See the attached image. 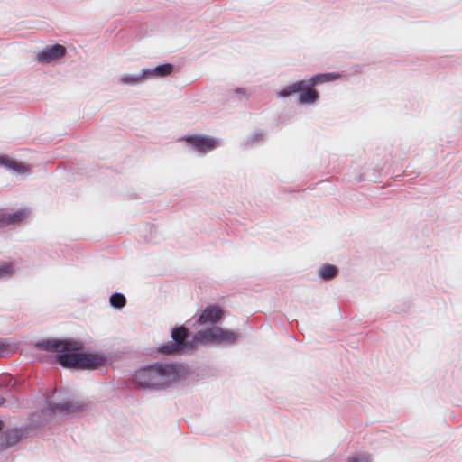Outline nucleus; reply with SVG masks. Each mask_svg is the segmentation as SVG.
Here are the masks:
<instances>
[{
    "mask_svg": "<svg viewBox=\"0 0 462 462\" xmlns=\"http://www.w3.org/2000/svg\"><path fill=\"white\" fill-rule=\"evenodd\" d=\"M239 335L217 326L198 331L190 340L184 327H177L171 331V341L162 344L159 351L162 354L186 353L194 347V343L232 344Z\"/></svg>",
    "mask_w": 462,
    "mask_h": 462,
    "instance_id": "1",
    "label": "nucleus"
},
{
    "mask_svg": "<svg viewBox=\"0 0 462 462\" xmlns=\"http://www.w3.org/2000/svg\"><path fill=\"white\" fill-rule=\"evenodd\" d=\"M35 346L41 350L57 352V361L67 368L95 369L105 361L98 354L75 352L83 348L82 343L77 340H41L35 343Z\"/></svg>",
    "mask_w": 462,
    "mask_h": 462,
    "instance_id": "2",
    "label": "nucleus"
},
{
    "mask_svg": "<svg viewBox=\"0 0 462 462\" xmlns=\"http://www.w3.org/2000/svg\"><path fill=\"white\" fill-rule=\"evenodd\" d=\"M187 374V368L181 365L158 363L136 371L134 380L143 388L162 390L180 383Z\"/></svg>",
    "mask_w": 462,
    "mask_h": 462,
    "instance_id": "3",
    "label": "nucleus"
},
{
    "mask_svg": "<svg viewBox=\"0 0 462 462\" xmlns=\"http://www.w3.org/2000/svg\"><path fill=\"white\" fill-rule=\"evenodd\" d=\"M338 78L339 74L333 72L316 74L308 79L299 80L283 88L279 92H277V97L280 98H284L295 93L300 92V90H302V88L307 86L314 87L316 85H319L325 82L336 80Z\"/></svg>",
    "mask_w": 462,
    "mask_h": 462,
    "instance_id": "4",
    "label": "nucleus"
},
{
    "mask_svg": "<svg viewBox=\"0 0 462 462\" xmlns=\"http://www.w3.org/2000/svg\"><path fill=\"white\" fill-rule=\"evenodd\" d=\"M185 140L190 149L199 153H207L220 146L218 139L205 135L187 136Z\"/></svg>",
    "mask_w": 462,
    "mask_h": 462,
    "instance_id": "5",
    "label": "nucleus"
},
{
    "mask_svg": "<svg viewBox=\"0 0 462 462\" xmlns=\"http://www.w3.org/2000/svg\"><path fill=\"white\" fill-rule=\"evenodd\" d=\"M66 54V48L60 44L47 45L37 54V61L40 63H51Z\"/></svg>",
    "mask_w": 462,
    "mask_h": 462,
    "instance_id": "6",
    "label": "nucleus"
},
{
    "mask_svg": "<svg viewBox=\"0 0 462 462\" xmlns=\"http://www.w3.org/2000/svg\"><path fill=\"white\" fill-rule=\"evenodd\" d=\"M82 403L74 400L49 402L48 409L51 413L69 415L81 410Z\"/></svg>",
    "mask_w": 462,
    "mask_h": 462,
    "instance_id": "7",
    "label": "nucleus"
},
{
    "mask_svg": "<svg viewBox=\"0 0 462 462\" xmlns=\"http://www.w3.org/2000/svg\"><path fill=\"white\" fill-rule=\"evenodd\" d=\"M223 317V310L214 305L208 306L200 313L197 322L199 325L215 324Z\"/></svg>",
    "mask_w": 462,
    "mask_h": 462,
    "instance_id": "8",
    "label": "nucleus"
},
{
    "mask_svg": "<svg viewBox=\"0 0 462 462\" xmlns=\"http://www.w3.org/2000/svg\"><path fill=\"white\" fill-rule=\"evenodd\" d=\"M20 439V432L16 429H8L0 433V452L15 445Z\"/></svg>",
    "mask_w": 462,
    "mask_h": 462,
    "instance_id": "9",
    "label": "nucleus"
},
{
    "mask_svg": "<svg viewBox=\"0 0 462 462\" xmlns=\"http://www.w3.org/2000/svg\"><path fill=\"white\" fill-rule=\"evenodd\" d=\"M30 211L27 208H19L16 211L9 214H3L0 217V221L7 225H14L23 221L29 217Z\"/></svg>",
    "mask_w": 462,
    "mask_h": 462,
    "instance_id": "10",
    "label": "nucleus"
},
{
    "mask_svg": "<svg viewBox=\"0 0 462 462\" xmlns=\"http://www.w3.org/2000/svg\"><path fill=\"white\" fill-rule=\"evenodd\" d=\"M297 94H300L298 102L300 105L313 104L319 98V93L313 88V86H307Z\"/></svg>",
    "mask_w": 462,
    "mask_h": 462,
    "instance_id": "11",
    "label": "nucleus"
},
{
    "mask_svg": "<svg viewBox=\"0 0 462 462\" xmlns=\"http://www.w3.org/2000/svg\"><path fill=\"white\" fill-rule=\"evenodd\" d=\"M145 74L148 73L147 71H144V69H142L136 74H124L120 77L119 83L131 86L139 85L147 80Z\"/></svg>",
    "mask_w": 462,
    "mask_h": 462,
    "instance_id": "12",
    "label": "nucleus"
},
{
    "mask_svg": "<svg viewBox=\"0 0 462 462\" xmlns=\"http://www.w3.org/2000/svg\"><path fill=\"white\" fill-rule=\"evenodd\" d=\"M173 70V66L171 63H164L158 65L154 68H144V71H147L149 74H145L147 79L153 77H164L170 75Z\"/></svg>",
    "mask_w": 462,
    "mask_h": 462,
    "instance_id": "13",
    "label": "nucleus"
},
{
    "mask_svg": "<svg viewBox=\"0 0 462 462\" xmlns=\"http://www.w3.org/2000/svg\"><path fill=\"white\" fill-rule=\"evenodd\" d=\"M264 139V134L260 131H254L251 134H249L242 143V145L245 149H249L254 147V145L259 144Z\"/></svg>",
    "mask_w": 462,
    "mask_h": 462,
    "instance_id": "14",
    "label": "nucleus"
},
{
    "mask_svg": "<svg viewBox=\"0 0 462 462\" xmlns=\"http://www.w3.org/2000/svg\"><path fill=\"white\" fill-rule=\"evenodd\" d=\"M0 166H5L12 169L19 173L26 171V167L21 163L10 159L8 156H0Z\"/></svg>",
    "mask_w": 462,
    "mask_h": 462,
    "instance_id": "15",
    "label": "nucleus"
},
{
    "mask_svg": "<svg viewBox=\"0 0 462 462\" xmlns=\"http://www.w3.org/2000/svg\"><path fill=\"white\" fill-rule=\"evenodd\" d=\"M337 273H338L337 267L335 265H332V264H328V263L321 265L318 269L319 276L324 280H328V279L333 278Z\"/></svg>",
    "mask_w": 462,
    "mask_h": 462,
    "instance_id": "16",
    "label": "nucleus"
},
{
    "mask_svg": "<svg viewBox=\"0 0 462 462\" xmlns=\"http://www.w3.org/2000/svg\"><path fill=\"white\" fill-rule=\"evenodd\" d=\"M110 305L116 309H122L126 302L125 297L122 293L116 292L111 295Z\"/></svg>",
    "mask_w": 462,
    "mask_h": 462,
    "instance_id": "17",
    "label": "nucleus"
},
{
    "mask_svg": "<svg viewBox=\"0 0 462 462\" xmlns=\"http://www.w3.org/2000/svg\"><path fill=\"white\" fill-rule=\"evenodd\" d=\"M346 462H371V459L368 454L363 453L349 457Z\"/></svg>",
    "mask_w": 462,
    "mask_h": 462,
    "instance_id": "18",
    "label": "nucleus"
},
{
    "mask_svg": "<svg viewBox=\"0 0 462 462\" xmlns=\"http://www.w3.org/2000/svg\"><path fill=\"white\" fill-rule=\"evenodd\" d=\"M13 273V267L11 264H1L0 265V278H4L11 275Z\"/></svg>",
    "mask_w": 462,
    "mask_h": 462,
    "instance_id": "19",
    "label": "nucleus"
},
{
    "mask_svg": "<svg viewBox=\"0 0 462 462\" xmlns=\"http://www.w3.org/2000/svg\"><path fill=\"white\" fill-rule=\"evenodd\" d=\"M8 344L5 339L0 338V356H5L9 355Z\"/></svg>",
    "mask_w": 462,
    "mask_h": 462,
    "instance_id": "20",
    "label": "nucleus"
},
{
    "mask_svg": "<svg viewBox=\"0 0 462 462\" xmlns=\"http://www.w3.org/2000/svg\"><path fill=\"white\" fill-rule=\"evenodd\" d=\"M234 92L239 95L246 96V90L243 88H237L234 90Z\"/></svg>",
    "mask_w": 462,
    "mask_h": 462,
    "instance_id": "21",
    "label": "nucleus"
},
{
    "mask_svg": "<svg viewBox=\"0 0 462 462\" xmlns=\"http://www.w3.org/2000/svg\"><path fill=\"white\" fill-rule=\"evenodd\" d=\"M5 399L0 395V406L5 405Z\"/></svg>",
    "mask_w": 462,
    "mask_h": 462,
    "instance_id": "22",
    "label": "nucleus"
},
{
    "mask_svg": "<svg viewBox=\"0 0 462 462\" xmlns=\"http://www.w3.org/2000/svg\"><path fill=\"white\" fill-rule=\"evenodd\" d=\"M3 422L0 420V430L2 429Z\"/></svg>",
    "mask_w": 462,
    "mask_h": 462,
    "instance_id": "23",
    "label": "nucleus"
}]
</instances>
